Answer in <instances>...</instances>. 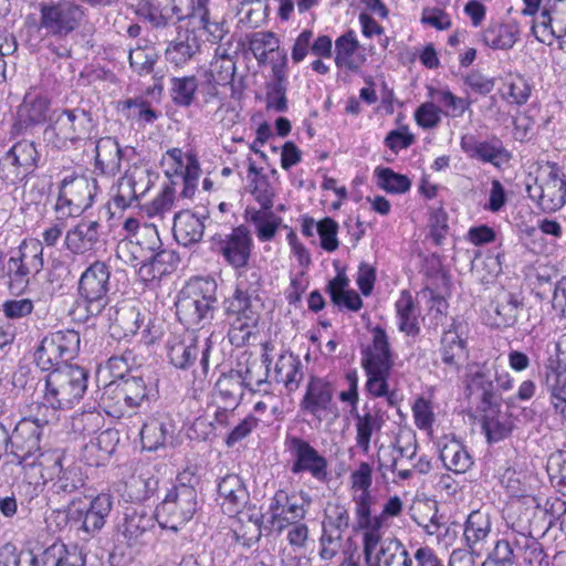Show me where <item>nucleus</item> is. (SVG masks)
I'll list each match as a JSON object with an SVG mask.
<instances>
[{
	"instance_id": "6ab92c4d",
	"label": "nucleus",
	"mask_w": 566,
	"mask_h": 566,
	"mask_svg": "<svg viewBox=\"0 0 566 566\" xmlns=\"http://www.w3.org/2000/svg\"><path fill=\"white\" fill-rule=\"evenodd\" d=\"M113 507V496L108 493H101L93 497L86 509H76L73 504L69 510V518L80 523L84 539L94 537L101 532L106 523Z\"/></svg>"
},
{
	"instance_id": "6e6552de",
	"label": "nucleus",
	"mask_w": 566,
	"mask_h": 566,
	"mask_svg": "<svg viewBox=\"0 0 566 566\" xmlns=\"http://www.w3.org/2000/svg\"><path fill=\"white\" fill-rule=\"evenodd\" d=\"M80 343V334L73 329L51 333L41 340L35 350L34 360L42 370H53L61 363L75 357Z\"/></svg>"
},
{
	"instance_id": "20e7f679",
	"label": "nucleus",
	"mask_w": 566,
	"mask_h": 566,
	"mask_svg": "<svg viewBox=\"0 0 566 566\" xmlns=\"http://www.w3.org/2000/svg\"><path fill=\"white\" fill-rule=\"evenodd\" d=\"M95 130L90 112L83 108H64L55 112L52 122L44 129V140L55 149L65 150L77 143L90 139Z\"/></svg>"
},
{
	"instance_id": "7ed1b4c3",
	"label": "nucleus",
	"mask_w": 566,
	"mask_h": 566,
	"mask_svg": "<svg viewBox=\"0 0 566 566\" xmlns=\"http://www.w3.org/2000/svg\"><path fill=\"white\" fill-rule=\"evenodd\" d=\"M193 479V473L188 470L180 473L178 483L168 490L157 506L156 521L163 528L176 532L192 518L198 504Z\"/></svg>"
},
{
	"instance_id": "a878e982",
	"label": "nucleus",
	"mask_w": 566,
	"mask_h": 566,
	"mask_svg": "<svg viewBox=\"0 0 566 566\" xmlns=\"http://www.w3.org/2000/svg\"><path fill=\"white\" fill-rule=\"evenodd\" d=\"M202 41L195 29L179 28L176 36L167 44L166 61L175 69H182L200 53Z\"/></svg>"
},
{
	"instance_id": "f3484780",
	"label": "nucleus",
	"mask_w": 566,
	"mask_h": 566,
	"mask_svg": "<svg viewBox=\"0 0 566 566\" xmlns=\"http://www.w3.org/2000/svg\"><path fill=\"white\" fill-rule=\"evenodd\" d=\"M366 566H413V558L397 537L361 541Z\"/></svg>"
},
{
	"instance_id": "f03ea898",
	"label": "nucleus",
	"mask_w": 566,
	"mask_h": 566,
	"mask_svg": "<svg viewBox=\"0 0 566 566\" xmlns=\"http://www.w3.org/2000/svg\"><path fill=\"white\" fill-rule=\"evenodd\" d=\"M50 421L46 415L42 417H25L15 424L11 434L9 433L10 453L15 458L19 465L25 471H38L44 476V463L53 458L52 454L41 452V430Z\"/></svg>"
},
{
	"instance_id": "bb28decb",
	"label": "nucleus",
	"mask_w": 566,
	"mask_h": 566,
	"mask_svg": "<svg viewBox=\"0 0 566 566\" xmlns=\"http://www.w3.org/2000/svg\"><path fill=\"white\" fill-rule=\"evenodd\" d=\"M439 352L446 376H458L469 355L467 342L462 338L455 321L443 332Z\"/></svg>"
},
{
	"instance_id": "0e129e2a",
	"label": "nucleus",
	"mask_w": 566,
	"mask_h": 566,
	"mask_svg": "<svg viewBox=\"0 0 566 566\" xmlns=\"http://www.w3.org/2000/svg\"><path fill=\"white\" fill-rule=\"evenodd\" d=\"M124 108L127 111V117L138 123L151 124L158 118L150 103L143 97L125 101Z\"/></svg>"
},
{
	"instance_id": "774afa93",
	"label": "nucleus",
	"mask_w": 566,
	"mask_h": 566,
	"mask_svg": "<svg viewBox=\"0 0 566 566\" xmlns=\"http://www.w3.org/2000/svg\"><path fill=\"white\" fill-rule=\"evenodd\" d=\"M516 554L512 544L509 541L500 539L488 558L482 563V566H512Z\"/></svg>"
},
{
	"instance_id": "f704fd0d",
	"label": "nucleus",
	"mask_w": 566,
	"mask_h": 566,
	"mask_svg": "<svg viewBox=\"0 0 566 566\" xmlns=\"http://www.w3.org/2000/svg\"><path fill=\"white\" fill-rule=\"evenodd\" d=\"M174 432V423L167 417L147 419L139 432L143 449L156 451L165 448L171 441Z\"/></svg>"
},
{
	"instance_id": "dca6fc26",
	"label": "nucleus",
	"mask_w": 566,
	"mask_h": 566,
	"mask_svg": "<svg viewBox=\"0 0 566 566\" xmlns=\"http://www.w3.org/2000/svg\"><path fill=\"white\" fill-rule=\"evenodd\" d=\"M160 165L168 178L178 177L182 180L181 197L192 198L201 174L197 156L180 148H170L163 155Z\"/></svg>"
},
{
	"instance_id": "49530a36",
	"label": "nucleus",
	"mask_w": 566,
	"mask_h": 566,
	"mask_svg": "<svg viewBox=\"0 0 566 566\" xmlns=\"http://www.w3.org/2000/svg\"><path fill=\"white\" fill-rule=\"evenodd\" d=\"M175 263L174 252L160 249L153 253L148 261L140 264L138 275L143 282L159 280L175 269Z\"/></svg>"
},
{
	"instance_id": "a19ab883",
	"label": "nucleus",
	"mask_w": 566,
	"mask_h": 566,
	"mask_svg": "<svg viewBox=\"0 0 566 566\" xmlns=\"http://www.w3.org/2000/svg\"><path fill=\"white\" fill-rule=\"evenodd\" d=\"M494 376L490 367L482 366L471 377L469 389L472 395L478 396L483 408L500 406L501 397L494 385Z\"/></svg>"
},
{
	"instance_id": "69168bd1",
	"label": "nucleus",
	"mask_w": 566,
	"mask_h": 566,
	"mask_svg": "<svg viewBox=\"0 0 566 566\" xmlns=\"http://www.w3.org/2000/svg\"><path fill=\"white\" fill-rule=\"evenodd\" d=\"M116 256L123 263L137 268L143 262L148 261L144 250L137 245L129 237L122 239L116 245Z\"/></svg>"
},
{
	"instance_id": "0eeeda50",
	"label": "nucleus",
	"mask_w": 566,
	"mask_h": 566,
	"mask_svg": "<svg viewBox=\"0 0 566 566\" xmlns=\"http://www.w3.org/2000/svg\"><path fill=\"white\" fill-rule=\"evenodd\" d=\"M85 17L84 8L72 0L40 6V29L46 35L65 38L75 31Z\"/></svg>"
},
{
	"instance_id": "c85d7f7f",
	"label": "nucleus",
	"mask_w": 566,
	"mask_h": 566,
	"mask_svg": "<svg viewBox=\"0 0 566 566\" xmlns=\"http://www.w3.org/2000/svg\"><path fill=\"white\" fill-rule=\"evenodd\" d=\"M371 343L361 349L360 365L364 370L390 373L394 367V355L389 338L384 328L376 326L371 331Z\"/></svg>"
},
{
	"instance_id": "09e8293b",
	"label": "nucleus",
	"mask_w": 566,
	"mask_h": 566,
	"mask_svg": "<svg viewBox=\"0 0 566 566\" xmlns=\"http://www.w3.org/2000/svg\"><path fill=\"white\" fill-rule=\"evenodd\" d=\"M248 50L253 54L259 65L269 62V54L277 53L280 39L272 31H256L247 36Z\"/></svg>"
},
{
	"instance_id": "864d4df0",
	"label": "nucleus",
	"mask_w": 566,
	"mask_h": 566,
	"mask_svg": "<svg viewBox=\"0 0 566 566\" xmlns=\"http://www.w3.org/2000/svg\"><path fill=\"white\" fill-rule=\"evenodd\" d=\"M136 14L155 29H165L174 23L168 6L159 0H142L136 6Z\"/></svg>"
},
{
	"instance_id": "4be33fe9",
	"label": "nucleus",
	"mask_w": 566,
	"mask_h": 566,
	"mask_svg": "<svg viewBox=\"0 0 566 566\" xmlns=\"http://www.w3.org/2000/svg\"><path fill=\"white\" fill-rule=\"evenodd\" d=\"M210 349V337L205 336L202 342H200L199 336H189L184 340L171 343L168 349V357L175 367L186 369L197 359L200 353V376L206 378L209 371Z\"/></svg>"
},
{
	"instance_id": "39448f33",
	"label": "nucleus",
	"mask_w": 566,
	"mask_h": 566,
	"mask_svg": "<svg viewBox=\"0 0 566 566\" xmlns=\"http://www.w3.org/2000/svg\"><path fill=\"white\" fill-rule=\"evenodd\" d=\"M217 284L213 280L195 279L180 292L176 303L181 322L190 326L200 325L213 316L217 297Z\"/></svg>"
},
{
	"instance_id": "9d476101",
	"label": "nucleus",
	"mask_w": 566,
	"mask_h": 566,
	"mask_svg": "<svg viewBox=\"0 0 566 566\" xmlns=\"http://www.w3.org/2000/svg\"><path fill=\"white\" fill-rule=\"evenodd\" d=\"M96 195V181L84 176L65 177L60 186L55 211L60 219L81 214Z\"/></svg>"
},
{
	"instance_id": "e433bc0d",
	"label": "nucleus",
	"mask_w": 566,
	"mask_h": 566,
	"mask_svg": "<svg viewBox=\"0 0 566 566\" xmlns=\"http://www.w3.org/2000/svg\"><path fill=\"white\" fill-rule=\"evenodd\" d=\"M522 307L523 303L516 294L501 290L492 304L494 315L491 325L497 328L514 326L518 321Z\"/></svg>"
},
{
	"instance_id": "4d7b16f0",
	"label": "nucleus",
	"mask_w": 566,
	"mask_h": 566,
	"mask_svg": "<svg viewBox=\"0 0 566 566\" xmlns=\"http://www.w3.org/2000/svg\"><path fill=\"white\" fill-rule=\"evenodd\" d=\"M430 97L441 105L442 114L449 117H462L471 106L467 98L454 95L448 88L430 90Z\"/></svg>"
},
{
	"instance_id": "7c9ffc66",
	"label": "nucleus",
	"mask_w": 566,
	"mask_h": 566,
	"mask_svg": "<svg viewBox=\"0 0 566 566\" xmlns=\"http://www.w3.org/2000/svg\"><path fill=\"white\" fill-rule=\"evenodd\" d=\"M218 495L223 512L230 516L238 514L249 500V492L242 479L234 473L227 474L218 482Z\"/></svg>"
},
{
	"instance_id": "a211bd4d",
	"label": "nucleus",
	"mask_w": 566,
	"mask_h": 566,
	"mask_svg": "<svg viewBox=\"0 0 566 566\" xmlns=\"http://www.w3.org/2000/svg\"><path fill=\"white\" fill-rule=\"evenodd\" d=\"M531 31L535 39L546 45L559 43L566 34V0H546Z\"/></svg>"
},
{
	"instance_id": "473e14b6",
	"label": "nucleus",
	"mask_w": 566,
	"mask_h": 566,
	"mask_svg": "<svg viewBox=\"0 0 566 566\" xmlns=\"http://www.w3.org/2000/svg\"><path fill=\"white\" fill-rule=\"evenodd\" d=\"M99 228L97 221L81 220L66 231L64 247L73 254L92 251L99 241Z\"/></svg>"
},
{
	"instance_id": "ea45409f",
	"label": "nucleus",
	"mask_w": 566,
	"mask_h": 566,
	"mask_svg": "<svg viewBox=\"0 0 566 566\" xmlns=\"http://www.w3.org/2000/svg\"><path fill=\"white\" fill-rule=\"evenodd\" d=\"M270 364L271 359L268 354H264L261 360H249L244 370L238 371L235 379H239L241 387L244 386L253 392L269 395L266 378L270 374Z\"/></svg>"
},
{
	"instance_id": "5701e85b",
	"label": "nucleus",
	"mask_w": 566,
	"mask_h": 566,
	"mask_svg": "<svg viewBox=\"0 0 566 566\" xmlns=\"http://www.w3.org/2000/svg\"><path fill=\"white\" fill-rule=\"evenodd\" d=\"M38 151L32 142L15 143L0 160L2 177L11 182L23 179L36 167Z\"/></svg>"
},
{
	"instance_id": "4c0bfd02",
	"label": "nucleus",
	"mask_w": 566,
	"mask_h": 566,
	"mask_svg": "<svg viewBox=\"0 0 566 566\" xmlns=\"http://www.w3.org/2000/svg\"><path fill=\"white\" fill-rule=\"evenodd\" d=\"M205 216L200 217L188 210L176 213L172 227L176 241L184 247L198 243L205 232Z\"/></svg>"
},
{
	"instance_id": "e2e57ef3",
	"label": "nucleus",
	"mask_w": 566,
	"mask_h": 566,
	"mask_svg": "<svg viewBox=\"0 0 566 566\" xmlns=\"http://www.w3.org/2000/svg\"><path fill=\"white\" fill-rule=\"evenodd\" d=\"M375 175L378 179V186L390 193H403L410 189V179L401 174L395 172L390 168L377 167Z\"/></svg>"
},
{
	"instance_id": "412c9836",
	"label": "nucleus",
	"mask_w": 566,
	"mask_h": 566,
	"mask_svg": "<svg viewBox=\"0 0 566 566\" xmlns=\"http://www.w3.org/2000/svg\"><path fill=\"white\" fill-rule=\"evenodd\" d=\"M153 174L144 164H134L126 171L118 184V190L113 199L116 209L125 210L145 196L153 187Z\"/></svg>"
},
{
	"instance_id": "423d86ee",
	"label": "nucleus",
	"mask_w": 566,
	"mask_h": 566,
	"mask_svg": "<svg viewBox=\"0 0 566 566\" xmlns=\"http://www.w3.org/2000/svg\"><path fill=\"white\" fill-rule=\"evenodd\" d=\"M43 248L36 239H25L8 259L4 271L8 289L12 294H22L31 277L43 269Z\"/></svg>"
},
{
	"instance_id": "603ef678",
	"label": "nucleus",
	"mask_w": 566,
	"mask_h": 566,
	"mask_svg": "<svg viewBox=\"0 0 566 566\" xmlns=\"http://www.w3.org/2000/svg\"><path fill=\"white\" fill-rule=\"evenodd\" d=\"M128 60L130 67L138 75H146L153 71L157 61V53L148 41L139 39L135 46L129 49Z\"/></svg>"
},
{
	"instance_id": "1a4fd4ad",
	"label": "nucleus",
	"mask_w": 566,
	"mask_h": 566,
	"mask_svg": "<svg viewBox=\"0 0 566 566\" xmlns=\"http://www.w3.org/2000/svg\"><path fill=\"white\" fill-rule=\"evenodd\" d=\"M284 447L290 457V471L293 474L307 473L318 482L327 480V459L308 441L297 436H286Z\"/></svg>"
},
{
	"instance_id": "cd10ccee",
	"label": "nucleus",
	"mask_w": 566,
	"mask_h": 566,
	"mask_svg": "<svg viewBox=\"0 0 566 566\" xmlns=\"http://www.w3.org/2000/svg\"><path fill=\"white\" fill-rule=\"evenodd\" d=\"M51 99L48 94L31 87L17 109V123L21 128L41 125L50 117Z\"/></svg>"
},
{
	"instance_id": "c9c22d12",
	"label": "nucleus",
	"mask_w": 566,
	"mask_h": 566,
	"mask_svg": "<svg viewBox=\"0 0 566 566\" xmlns=\"http://www.w3.org/2000/svg\"><path fill=\"white\" fill-rule=\"evenodd\" d=\"M354 518L368 505L375 503L370 488L373 484V468L367 462H360L349 476Z\"/></svg>"
},
{
	"instance_id": "13d9d810",
	"label": "nucleus",
	"mask_w": 566,
	"mask_h": 566,
	"mask_svg": "<svg viewBox=\"0 0 566 566\" xmlns=\"http://www.w3.org/2000/svg\"><path fill=\"white\" fill-rule=\"evenodd\" d=\"M235 74V63L220 46L216 50V56L210 64L211 80L216 85L231 84Z\"/></svg>"
},
{
	"instance_id": "c756f323",
	"label": "nucleus",
	"mask_w": 566,
	"mask_h": 566,
	"mask_svg": "<svg viewBox=\"0 0 566 566\" xmlns=\"http://www.w3.org/2000/svg\"><path fill=\"white\" fill-rule=\"evenodd\" d=\"M136 156L132 147L122 148L113 137H102L95 145V168L103 175L115 176L120 171L123 160H132Z\"/></svg>"
},
{
	"instance_id": "6e6d98bb",
	"label": "nucleus",
	"mask_w": 566,
	"mask_h": 566,
	"mask_svg": "<svg viewBox=\"0 0 566 566\" xmlns=\"http://www.w3.org/2000/svg\"><path fill=\"white\" fill-rule=\"evenodd\" d=\"M513 548L521 553V558L526 566H548L547 555L542 545L533 537L520 535L512 544Z\"/></svg>"
},
{
	"instance_id": "79ce46f5",
	"label": "nucleus",
	"mask_w": 566,
	"mask_h": 566,
	"mask_svg": "<svg viewBox=\"0 0 566 566\" xmlns=\"http://www.w3.org/2000/svg\"><path fill=\"white\" fill-rule=\"evenodd\" d=\"M545 388L555 412L566 419V366L546 367Z\"/></svg>"
},
{
	"instance_id": "3c124183",
	"label": "nucleus",
	"mask_w": 566,
	"mask_h": 566,
	"mask_svg": "<svg viewBox=\"0 0 566 566\" xmlns=\"http://www.w3.org/2000/svg\"><path fill=\"white\" fill-rule=\"evenodd\" d=\"M117 397L129 408H136L147 398V388L140 375H130L116 384Z\"/></svg>"
},
{
	"instance_id": "9b49d317",
	"label": "nucleus",
	"mask_w": 566,
	"mask_h": 566,
	"mask_svg": "<svg viewBox=\"0 0 566 566\" xmlns=\"http://www.w3.org/2000/svg\"><path fill=\"white\" fill-rule=\"evenodd\" d=\"M111 272L104 262L92 263L81 275L78 294L90 315H98L108 302Z\"/></svg>"
},
{
	"instance_id": "052dcab7",
	"label": "nucleus",
	"mask_w": 566,
	"mask_h": 566,
	"mask_svg": "<svg viewBox=\"0 0 566 566\" xmlns=\"http://www.w3.org/2000/svg\"><path fill=\"white\" fill-rule=\"evenodd\" d=\"M499 407L483 408L484 416L482 428L485 432L489 442H497L504 439L510 433V426L504 420V417L499 413Z\"/></svg>"
},
{
	"instance_id": "72a5a7b5",
	"label": "nucleus",
	"mask_w": 566,
	"mask_h": 566,
	"mask_svg": "<svg viewBox=\"0 0 566 566\" xmlns=\"http://www.w3.org/2000/svg\"><path fill=\"white\" fill-rule=\"evenodd\" d=\"M521 29L517 22H491L480 34L481 42L492 49L509 51L520 40Z\"/></svg>"
},
{
	"instance_id": "aec40b11",
	"label": "nucleus",
	"mask_w": 566,
	"mask_h": 566,
	"mask_svg": "<svg viewBox=\"0 0 566 566\" xmlns=\"http://www.w3.org/2000/svg\"><path fill=\"white\" fill-rule=\"evenodd\" d=\"M254 293H256V289L251 290L245 286L242 274H240L233 295L224 302L226 314L230 319L232 329L245 332L247 335L250 334V329L258 321V314L252 301Z\"/></svg>"
},
{
	"instance_id": "bf43d9fd",
	"label": "nucleus",
	"mask_w": 566,
	"mask_h": 566,
	"mask_svg": "<svg viewBox=\"0 0 566 566\" xmlns=\"http://www.w3.org/2000/svg\"><path fill=\"white\" fill-rule=\"evenodd\" d=\"M198 90V80L195 75L172 77L170 80V95L178 106H190Z\"/></svg>"
},
{
	"instance_id": "680f3d73",
	"label": "nucleus",
	"mask_w": 566,
	"mask_h": 566,
	"mask_svg": "<svg viewBox=\"0 0 566 566\" xmlns=\"http://www.w3.org/2000/svg\"><path fill=\"white\" fill-rule=\"evenodd\" d=\"M504 86L503 97L511 104L523 105L531 96L532 87L527 80L520 74H510Z\"/></svg>"
},
{
	"instance_id": "393cba45",
	"label": "nucleus",
	"mask_w": 566,
	"mask_h": 566,
	"mask_svg": "<svg viewBox=\"0 0 566 566\" xmlns=\"http://www.w3.org/2000/svg\"><path fill=\"white\" fill-rule=\"evenodd\" d=\"M461 149L472 159L491 164L496 168L507 165L510 151L499 138L478 140L473 135H463L460 140Z\"/></svg>"
},
{
	"instance_id": "8fccbe9b",
	"label": "nucleus",
	"mask_w": 566,
	"mask_h": 566,
	"mask_svg": "<svg viewBox=\"0 0 566 566\" xmlns=\"http://www.w3.org/2000/svg\"><path fill=\"white\" fill-rule=\"evenodd\" d=\"M491 532V520L486 511H472L464 525V538L471 548L483 543Z\"/></svg>"
},
{
	"instance_id": "b1692460",
	"label": "nucleus",
	"mask_w": 566,
	"mask_h": 566,
	"mask_svg": "<svg viewBox=\"0 0 566 566\" xmlns=\"http://www.w3.org/2000/svg\"><path fill=\"white\" fill-rule=\"evenodd\" d=\"M302 406L318 421H333L338 417V408L333 401V388L319 378L312 379L307 385Z\"/></svg>"
},
{
	"instance_id": "ddd939ff",
	"label": "nucleus",
	"mask_w": 566,
	"mask_h": 566,
	"mask_svg": "<svg viewBox=\"0 0 566 566\" xmlns=\"http://www.w3.org/2000/svg\"><path fill=\"white\" fill-rule=\"evenodd\" d=\"M527 193L542 209L556 211L566 202L565 175L551 166L539 172L533 185H527Z\"/></svg>"
},
{
	"instance_id": "f257e3e1",
	"label": "nucleus",
	"mask_w": 566,
	"mask_h": 566,
	"mask_svg": "<svg viewBox=\"0 0 566 566\" xmlns=\"http://www.w3.org/2000/svg\"><path fill=\"white\" fill-rule=\"evenodd\" d=\"M88 373L75 365L54 368L45 379L44 401L51 406H39L54 417L57 409H70L78 403L87 389Z\"/></svg>"
},
{
	"instance_id": "338daca9",
	"label": "nucleus",
	"mask_w": 566,
	"mask_h": 566,
	"mask_svg": "<svg viewBox=\"0 0 566 566\" xmlns=\"http://www.w3.org/2000/svg\"><path fill=\"white\" fill-rule=\"evenodd\" d=\"M116 325L123 331V336L128 337L135 335L143 323V317L134 306L123 307L116 312Z\"/></svg>"
},
{
	"instance_id": "de8ad7c7",
	"label": "nucleus",
	"mask_w": 566,
	"mask_h": 566,
	"mask_svg": "<svg viewBox=\"0 0 566 566\" xmlns=\"http://www.w3.org/2000/svg\"><path fill=\"white\" fill-rule=\"evenodd\" d=\"M247 220L254 226L255 234L259 241H272L282 223V218L274 214L271 210H258L249 207L245 209Z\"/></svg>"
},
{
	"instance_id": "58836bf2",
	"label": "nucleus",
	"mask_w": 566,
	"mask_h": 566,
	"mask_svg": "<svg viewBox=\"0 0 566 566\" xmlns=\"http://www.w3.org/2000/svg\"><path fill=\"white\" fill-rule=\"evenodd\" d=\"M439 457L447 470L457 474L465 473L473 464L465 447L457 439L443 437L438 442Z\"/></svg>"
},
{
	"instance_id": "37998d69",
	"label": "nucleus",
	"mask_w": 566,
	"mask_h": 566,
	"mask_svg": "<svg viewBox=\"0 0 566 566\" xmlns=\"http://www.w3.org/2000/svg\"><path fill=\"white\" fill-rule=\"evenodd\" d=\"M396 317L400 332L408 336L420 333V310L408 291H402L396 304Z\"/></svg>"
},
{
	"instance_id": "4468645a",
	"label": "nucleus",
	"mask_w": 566,
	"mask_h": 566,
	"mask_svg": "<svg viewBox=\"0 0 566 566\" xmlns=\"http://www.w3.org/2000/svg\"><path fill=\"white\" fill-rule=\"evenodd\" d=\"M211 248L222 255L230 266L239 270L249 263L253 239L247 227L239 226L228 234H214L211 239Z\"/></svg>"
},
{
	"instance_id": "2eb2a0df",
	"label": "nucleus",
	"mask_w": 566,
	"mask_h": 566,
	"mask_svg": "<svg viewBox=\"0 0 566 566\" xmlns=\"http://www.w3.org/2000/svg\"><path fill=\"white\" fill-rule=\"evenodd\" d=\"M373 505L374 503H368L354 518V530L361 541L385 538L389 527L388 520L399 516L403 509V503L398 495L390 496L379 514H373Z\"/></svg>"
},
{
	"instance_id": "c03bdc74",
	"label": "nucleus",
	"mask_w": 566,
	"mask_h": 566,
	"mask_svg": "<svg viewBox=\"0 0 566 566\" xmlns=\"http://www.w3.org/2000/svg\"><path fill=\"white\" fill-rule=\"evenodd\" d=\"M155 518L156 515L148 513L144 507L127 509L119 531L129 542H137L154 526Z\"/></svg>"
},
{
	"instance_id": "f8f14e48",
	"label": "nucleus",
	"mask_w": 566,
	"mask_h": 566,
	"mask_svg": "<svg viewBox=\"0 0 566 566\" xmlns=\"http://www.w3.org/2000/svg\"><path fill=\"white\" fill-rule=\"evenodd\" d=\"M311 503L307 493L301 492L300 496L295 493H289L285 490H277L269 504V523L277 533H282L286 527L295 522H300L306 515V505Z\"/></svg>"
},
{
	"instance_id": "a18cd8bd",
	"label": "nucleus",
	"mask_w": 566,
	"mask_h": 566,
	"mask_svg": "<svg viewBox=\"0 0 566 566\" xmlns=\"http://www.w3.org/2000/svg\"><path fill=\"white\" fill-rule=\"evenodd\" d=\"M273 378L276 382L283 384L287 390H295L303 379L302 364L298 357L292 353L281 354L273 369Z\"/></svg>"
},
{
	"instance_id": "5fc2aeb1",
	"label": "nucleus",
	"mask_w": 566,
	"mask_h": 566,
	"mask_svg": "<svg viewBox=\"0 0 566 566\" xmlns=\"http://www.w3.org/2000/svg\"><path fill=\"white\" fill-rule=\"evenodd\" d=\"M356 446L367 454L370 450V440L382 426L381 417L370 411L356 416Z\"/></svg>"
},
{
	"instance_id": "2f4dec72",
	"label": "nucleus",
	"mask_w": 566,
	"mask_h": 566,
	"mask_svg": "<svg viewBox=\"0 0 566 566\" xmlns=\"http://www.w3.org/2000/svg\"><path fill=\"white\" fill-rule=\"evenodd\" d=\"M355 31L348 30L335 40V64L339 69L357 72L366 62V54Z\"/></svg>"
}]
</instances>
